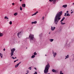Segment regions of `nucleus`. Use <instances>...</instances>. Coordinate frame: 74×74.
<instances>
[{"instance_id":"25","label":"nucleus","mask_w":74,"mask_h":74,"mask_svg":"<svg viewBox=\"0 0 74 74\" xmlns=\"http://www.w3.org/2000/svg\"><path fill=\"white\" fill-rule=\"evenodd\" d=\"M34 55L35 56V55H37V53H36V52H35L34 53Z\"/></svg>"},{"instance_id":"26","label":"nucleus","mask_w":74,"mask_h":74,"mask_svg":"<svg viewBox=\"0 0 74 74\" xmlns=\"http://www.w3.org/2000/svg\"><path fill=\"white\" fill-rule=\"evenodd\" d=\"M61 25H64L65 24V23H63V22H61Z\"/></svg>"},{"instance_id":"36","label":"nucleus","mask_w":74,"mask_h":74,"mask_svg":"<svg viewBox=\"0 0 74 74\" xmlns=\"http://www.w3.org/2000/svg\"><path fill=\"white\" fill-rule=\"evenodd\" d=\"M49 1H51V2H52L53 1V0H49Z\"/></svg>"},{"instance_id":"9","label":"nucleus","mask_w":74,"mask_h":74,"mask_svg":"<svg viewBox=\"0 0 74 74\" xmlns=\"http://www.w3.org/2000/svg\"><path fill=\"white\" fill-rule=\"evenodd\" d=\"M37 22V21H35L34 22H32V24H36Z\"/></svg>"},{"instance_id":"27","label":"nucleus","mask_w":74,"mask_h":74,"mask_svg":"<svg viewBox=\"0 0 74 74\" xmlns=\"http://www.w3.org/2000/svg\"><path fill=\"white\" fill-rule=\"evenodd\" d=\"M62 29H60L59 31V32L60 33V32H62Z\"/></svg>"},{"instance_id":"35","label":"nucleus","mask_w":74,"mask_h":74,"mask_svg":"<svg viewBox=\"0 0 74 74\" xmlns=\"http://www.w3.org/2000/svg\"><path fill=\"white\" fill-rule=\"evenodd\" d=\"M12 59H15V58L14 57H13V56H12Z\"/></svg>"},{"instance_id":"44","label":"nucleus","mask_w":74,"mask_h":74,"mask_svg":"<svg viewBox=\"0 0 74 74\" xmlns=\"http://www.w3.org/2000/svg\"><path fill=\"white\" fill-rule=\"evenodd\" d=\"M66 13H69V11H67Z\"/></svg>"},{"instance_id":"40","label":"nucleus","mask_w":74,"mask_h":74,"mask_svg":"<svg viewBox=\"0 0 74 74\" xmlns=\"http://www.w3.org/2000/svg\"><path fill=\"white\" fill-rule=\"evenodd\" d=\"M44 19V16H43L42 17V20H43Z\"/></svg>"},{"instance_id":"46","label":"nucleus","mask_w":74,"mask_h":74,"mask_svg":"<svg viewBox=\"0 0 74 74\" xmlns=\"http://www.w3.org/2000/svg\"><path fill=\"white\" fill-rule=\"evenodd\" d=\"M49 34H51V32H50L49 33Z\"/></svg>"},{"instance_id":"45","label":"nucleus","mask_w":74,"mask_h":74,"mask_svg":"<svg viewBox=\"0 0 74 74\" xmlns=\"http://www.w3.org/2000/svg\"><path fill=\"white\" fill-rule=\"evenodd\" d=\"M73 12H71V14H73Z\"/></svg>"},{"instance_id":"21","label":"nucleus","mask_w":74,"mask_h":74,"mask_svg":"<svg viewBox=\"0 0 74 74\" xmlns=\"http://www.w3.org/2000/svg\"><path fill=\"white\" fill-rule=\"evenodd\" d=\"M19 66V64H17L16 65H15V68H16L18 67V66Z\"/></svg>"},{"instance_id":"1","label":"nucleus","mask_w":74,"mask_h":74,"mask_svg":"<svg viewBox=\"0 0 74 74\" xmlns=\"http://www.w3.org/2000/svg\"><path fill=\"white\" fill-rule=\"evenodd\" d=\"M62 13L63 12L62 11H60L56 15L55 17L54 23L56 25H58V23L59 21L61 19V15H62Z\"/></svg>"},{"instance_id":"7","label":"nucleus","mask_w":74,"mask_h":74,"mask_svg":"<svg viewBox=\"0 0 74 74\" xmlns=\"http://www.w3.org/2000/svg\"><path fill=\"white\" fill-rule=\"evenodd\" d=\"M56 28V27H53L52 26L51 27V30H52V31H53V30H55Z\"/></svg>"},{"instance_id":"43","label":"nucleus","mask_w":74,"mask_h":74,"mask_svg":"<svg viewBox=\"0 0 74 74\" xmlns=\"http://www.w3.org/2000/svg\"><path fill=\"white\" fill-rule=\"evenodd\" d=\"M12 5H14V3H12Z\"/></svg>"},{"instance_id":"50","label":"nucleus","mask_w":74,"mask_h":74,"mask_svg":"<svg viewBox=\"0 0 74 74\" xmlns=\"http://www.w3.org/2000/svg\"><path fill=\"white\" fill-rule=\"evenodd\" d=\"M15 59H16V57H15Z\"/></svg>"},{"instance_id":"39","label":"nucleus","mask_w":74,"mask_h":74,"mask_svg":"<svg viewBox=\"0 0 74 74\" xmlns=\"http://www.w3.org/2000/svg\"><path fill=\"white\" fill-rule=\"evenodd\" d=\"M34 69H35L36 70H37V69L36 68H34Z\"/></svg>"},{"instance_id":"18","label":"nucleus","mask_w":74,"mask_h":74,"mask_svg":"<svg viewBox=\"0 0 74 74\" xmlns=\"http://www.w3.org/2000/svg\"><path fill=\"white\" fill-rule=\"evenodd\" d=\"M65 18V17H63L61 20V21H60V22H63V21L64 20V19Z\"/></svg>"},{"instance_id":"38","label":"nucleus","mask_w":74,"mask_h":74,"mask_svg":"<svg viewBox=\"0 0 74 74\" xmlns=\"http://www.w3.org/2000/svg\"><path fill=\"white\" fill-rule=\"evenodd\" d=\"M64 16H67V14H64Z\"/></svg>"},{"instance_id":"28","label":"nucleus","mask_w":74,"mask_h":74,"mask_svg":"<svg viewBox=\"0 0 74 74\" xmlns=\"http://www.w3.org/2000/svg\"><path fill=\"white\" fill-rule=\"evenodd\" d=\"M63 73H62V71H60V74H63Z\"/></svg>"},{"instance_id":"33","label":"nucleus","mask_w":74,"mask_h":74,"mask_svg":"<svg viewBox=\"0 0 74 74\" xmlns=\"http://www.w3.org/2000/svg\"><path fill=\"white\" fill-rule=\"evenodd\" d=\"M39 36H40V37H41V36H42V34L39 35Z\"/></svg>"},{"instance_id":"32","label":"nucleus","mask_w":74,"mask_h":74,"mask_svg":"<svg viewBox=\"0 0 74 74\" xmlns=\"http://www.w3.org/2000/svg\"><path fill=\"white\" fill-rule=\"evenodd\" d=\"M20 10H21V11H22V8H21V6L20 7Z\"/></svg>"},{"instance_id":"14","label":"nucleus","mask_w":74,"mask_h":74,"mask_svg":"<svg viewBox=\"0 0 74 74\" xmlns=\"http://www.w3.org/2000/svg\"><path fill=\"white\" fill-rule=\"evenodd\" d=\"M53 40H53V39H51L49 40L50 42H53Z\"/></svg>"},{"instance_id":"19","label":"nucleus","mask_w":74,"mask_h":74,"mask_svg":"<svg viewBox=\"0 0 74 74\" xmlns=\"http://www.w3.org/2000/svg\"><path fill=\"white\" fill-rule=\"evenodd\" d=\"M56 0H53V4H55V3H56Z\"/></svg>"},{"instance_id":"5","label":"nucleus","mask_w":74,"mask_h":74,"mask_svg":"<svg viewBox=\"0 0 74 74\" xmlns=\"http://www.w3.org/2000/svg\"><path fill=\"white\" fill-rule=\"evenodd\" d=\"M68 43L69 41L68 40H66V43L65 44V47H69V44Z\"/></svg>"},{"instance_id":"37","label":"nucleus","mask_w":74,"mask_h":74,"mask_svg":"<svg viewBox=\"0 0 74 74\" xmlns=\"http://www.w3.org/2000/svg\"><path fill=\"white\" fill-rule=\"evenodd\" d=\"M27 73H29V71L28 70L27 71Z\"/></svg>"},{"instance_id":"3","label":"nucleus","mask_w":74,"mask_h":74,"mask_svg":"<svg viewBox=\"0 0 74 74\" xmlns=\"http://www.w3.org/2000/svg\"><path fill=\"white\" fill-rule=\"evenodd\" d=\"M29 39L30 42L31 43L33 42V40L34 39V35L31 34L29 36V37L28 38Z\"/></svg>"},{"instance_id":"31","label":"nucleus","mask_w":74,"mask_h":74,"mask_svg":"<svg viewBox=\"0 0 74 74\" xmlns=\"http://www.w3.org/2000/svg\"><path fill=\"white\" fill-rule=\"evenodd\" d=\"M9 24H10V25H12V21H10L9 22Z\"/></svg>"},{"instance_id":"17","label":"nucleus","mask_w":74,"mask_h":74,"mask_svg":"<svg viewBox=\"0 0 74 74\" xmlns=\"http://www.w3.org/2000/svg\"><path fill=\"white\" fill-rule=\"evenodd\" d=\"M3 33H0V37H3Z\"/></svg>"},{"instance_id":"15","label":"nucleus","mask_w":74,"mask_h":74,"mask_svg":"<svg viewBox=\"0 0 74 74\" xmlns=\"http://www.w3.org/2000/svg\"><path fill=\"white\" fill-rule=\"evenodd\" d=\"M22 6L23 7H26V4H22Z\"/></svg>"},{"instance_id":"52","label":"nucleus","mask_w":74,"mask_h":74,"mask_svg":"<svg viewBox=\"0 0 74 74\" xmlns=\"http://www.w3.org/2000/svg\"><path fill=\"white\" fill-rule=\"evenodd\" d=\"M25 74H27V73H26Z\"/></svg>"},{"instance_id":"13","label":"nucleus","mask_w":74,"mask_h":74,"mask_svg":"<svg viewBox=\"0 0 74 74\" xmlns=\"http://www.w3.org/2000/svg\"><path fill=\"white\" fill-rule=\"evenodd\" d=\"M52 72H53V73H56V70H55L53 69L52 70Z\"/></svg>"},{"instance_id":"34","label":"nucleus","mask_w":74,"mask_h":74,"mask_svg":"<svg viewBox=\"0 0 74 74\" xmlns=\"http://www.w3.org/2000/svg\"><path fill=\"white\" fill-rule=\"evenodd\" d=\"M18 60H16L14 61V62L15 63V62H16V61H18Z\"/></svg>"},{"instance_id":"6","label":"nucleus","mask_w":74,"mask_h":74,"mask_svg":"<svg viewBox=\"0 0 74 74\" xmlns=\"http://www.w3.org/2000/svg\"><path fill=\"white\" fill-rule=\"evenodd\" d=\"M53 56H54V58H55L56 57V56L57 55V53L53 51Z\"/></svg>"},{"instance_id":"30","label":"nucleus","mask_w":74,"mask_h":74,"mask_svg":"<svg viewBox=\"0 0 74 74\" xmlns=\"http://www.w3.org/2000/svg\"><path fill=\"white\" fill-rule=\"evenodd\" d=\"M29 69V70H32V66L29 67V68L28 69Z\"/></svg>"},{"instance_id":"29","label":"nucleus","mask_w":74,"mask_h":74,"mask_svg":"<svg viewBox=\"0 0 74 74\" xmlns=\"http://www.w3.org/2000/svg\"><path fill=\"white\" fill-rule=\"evenodd\" d=\"M70 16V14H69V13H67L66 15V16Z\"/></svg>"},{"instance_id":"53","label":"nucleus","mask_w":74,"mask_h":74,"mask_svg":"<svg viewBox=\"0 0 74 74\" xmlns=\"http://www.w3.org/2000/svg\"><path fill=\"white\" fill-rule=\"evenodd\" d=\"M45 55V56H47V55Z\"/></svg>"},{"instance_id":"54","label":"nucleus","mask_w":74,"mask_h":74,"mask_svg":"<svg viewBox=\"0 0 74 74\" xmlns=\"http://www.w3.org/2000/svg\"><path fill=\"white\" fill-rule=\"evenodd\" d=\"M26 49H27V47L26 48Z\"/></svg>"},{"instance_id":"49","label":"nucleus","mask_w":74,"mask_h":74,"mask_svg":"<svg viewBox=\"0 0 74 74\" xmlns=\"http://www.w3.org/2000/svg\"><path fill=\"white\" fill-rule=\"evenodd\" d=\"M65 14H66V15H67V13H65Z\"/></svg>"},{"instance_id":"20","label":"nucleus","mask_w":74,"mask_h":74,"mask_svg":"<svg viewBox=\"0 0 74 74\" xmlns=\"http://www.w3.org/2000/svg\"><path fill=\"white\" fill-rule=\"evenodd\" d=\"M0 56L1 58H3V54L1 53H0Z\"/></svg>"},{"instance_id":"51","label":"nucleus","mask_w":74,"mask_h":74,"mask_svg":"<svg viewBox=\"0 0 74 74\" xmlns=\"http://www.w3.org/2000/svg\"><path fill=\"white\" fill-rule=\"evenodd\" d=\"M74 3H73V5H74Z\"/></svg>"},{"instance_id":"22","label":"nucleus","mask_w":74,"mask_h":74,"mask_svg":"<svg viewBox=\"0 0 74 74\" xmlns=\"http://www.w3.org/2000/svg\"><path fill=\"white\" fill-rule=\"evenodd\" d=\"M14 16H16V15H18V13L16 12L14 14Z\"/></svg>"},{"instance_id":"24","label":"nucleus","mask_w":74,"mask_h":74,"mask_svg":"<svg viewBox=\"0 0 74 74\" xmlns=\"http://www.w3.org/2000/svg\"><path fill=\"white\" fill-rule=\"evenodd\" d=\"M32 58H35V56L34 55H33L31 57Z\"/></svg>"},{"instance_id":"23","label":"nucleus","mask_w":74,"mask_h":74,"mask_svg":"<svg viewBox=\"0 0 74 74\" xmlns=\"http://www.w3.org/2000/svg\"><path fill=\"white\" fill-rule=\"evenodd\" d=\"M5 19H9L7 17V16H5L4 17Z\"/></svg>"},{"instance_id":"4","label":"nucleus","mask_w":74,"mask_h":74,"mask_svg":"<svg viewBox=\"0 0 74 74\" xmlns=\"http://www.w3.org/2000/svg\"><path fill=\"white\" fill-rule=\"evenodd\" d=\"M17 35L18 38H21L22 37V32H18L17 33Z\"/></svg>"},{"instance_id":"47","label":"nucleus","mask_w":74,"mask_h":74,"mask_svg":"<svg viewBox=\"0 0 74 74\" xmlns=\"http://www.w3.org/2000/svg\"><path fill=\"white\" fill-rule=\"evenodd\" d=\"M27 38H25V40H27Z\"/></svg>"},{"instance_id":"8","label":"nucleus","mask_w":74,"mask_h":74,"mask_svg":"<svg viewBox=\"0 0 74 74\" xmlns=\"http://www.w3.org/2000/svg\"><path fill=\"white\" fill-rule=\"evenodd\" d=\"M15 51V49L13 48L12 49H11V52H14V51Z\"/></svg>"},{"instance_id":"42","label":"nucleus","mask_w":74,"mask_h":74,"mask_svg":"<svg viewBox=\"0 0 74 74\" xmlns=\"http://www.w3.org/2000/svg\"><path fill=\"white\" fill-rule=\"evenodd\" d=\"M21 63V62H20L19 63H18V65H19V64H20V63Z\"/></svg>"},{"instance_id":"2","label":"nucleus","mask_w":74,"mask_h":74,"mask_svg":"<svg viewBox=\"0 0 74 74\" xmlns=\"http://www.w3.org/2000/svg\"><path fill=\"white\" fill-rule=\"evenodd\" d=\"M49 67H50V66L49 64H48L46 65L44 70V73L45 74H47V73H48V70H49Z\"/></svg>"},{"instance_id":"10","label":"nucleus","mask_w":74,"mask_h":74,"mask_svg":"<svg viewBox=\"0 0 74 74\" xmlns=\"http://www.w3.org/2000/svg\"><path fill=\"white\" fill-rule=\"evenodd\" d=\"M38 12H36V13H34V14H32V16H34V15H36V14H37V13H38Z\"/></svg>"},{"instance_id":"16","label":"nucleus","mask_w":74,"mask_h":74,"mask_svg":"<svg viewBox=\"0 0 74 74\" xmlns=\"http://www.w3.org/2000/svg\"><path fill=\"white\" fill-rule=\"evenodd\" d=\"M11 56L10 57H11L12 56L14 55V52H11Z\"/></svg>"},{"instance_id":"48","label":"nucleus","mask_w":74,"mask_h":74,"mask_svg":"<svg viewBox=\"0 0 74 74\" xmlns=\"http://www.w3.org/2000/svg\"><path fill=\"white\" fill-rule=\"evenodd\" d=\"M22 0H20V1H22Z\"/></svg>"},{"instance_id":"12","label":"nucleus","mask_w":74,"mask_h":74,"mask_svg":"<svg viewBox=\"0 0 74 74\" xmlns=\"http://www.w3.org/2000/svg\"><path fill=\"white\" fill-rule=\"evenodd\" d=\"M65 57V59H66L69 58V55H68L67 56H66Z\"/></svg>"},{"instance_id":"11","label":"nucleus","mask_w":74,"mask_h":74,"mask_svg":"<svg viewBox=\"0 0 74 74\" xmlns=\"http://www.w3.org/2000/svg\"><path fill=\"white\" fill-rule=\"evenodd\" d=\"M67 6V5H64L62 6V7H64V8H66Z\"/></svg>"},{"instance_id":"41","label":"nucleus","mask_w":74,"mask_h":74,"mask_svg":"<svg viewBox=\"0 0 74 74\" xmlns=\"http://www.w3.org/2000/svg\"><path fill=\"white\" fill-rule=\"evenodd\" d=\"M5 48H4V49H3V51H5Z\"/></svg>"}]
</instances>
